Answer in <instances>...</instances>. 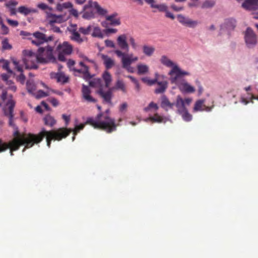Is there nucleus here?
<instances>
[{
	"instance_id": "1",
	"label": "nucleus",
	"mask_w": 258,
	"mask_h": 258,
	"mask_svg": "<svg viewBox=\"0 0 258 258\" xmlns=\"http://www.w3.org/2000/svg\"><path fill=\"white\" fill-rule=\"evenodd\" d=\"M109 110H106L105 113H99L95 117H88L85 124H76L74 129L62 127L47 131L42 128L38 134V142H40L44 137H46L47 146L49 148L52 140L60 141L69 136L71 132H73L72 141H74L75 136L84 128L86 124H89L95 128H101L107 133L113 132L116 130V125L114 119L109 116Z\"/></svg>"
},
{
	"instance_id": "2",
	"label": "nucleus",
	"mask_w": 258,
	"mask_h": 258,
	"mask_svg": "<svg viewBox=\"0 0 258 258\" xmlns=\"http://www.w3.org/2000/svg\"><path fill=\"white\" fill-rule=\"evenodd\" d=\"M15 138L9 143H4L0 140V153L10 148L11 155H13V152L17 150L21 145H24L25 148H30L33 146L34 143H38V134L35 135L32 134H28L24 135H20L18 131L14 133Z\"/></svg>"
},
{
	"instance_id": "3",
	"label": "nucleus",
	"mask_w": 258,
	"mask_h": 258,
	"mask_svg": "<svg viewBox=\"0 0 258 258\" xmlns=\"http://www.w3.org/2000/svg\"><path fill=\"white\" fill-rule=\"evenodd\" d=\"M191 98L182 99L180 95L176 97L175 103H171L165 95L161 98V106L166 110L173 109L174 105L176 107V112L181 116L182 119L185 121H190L192 118V115L189 113L186 108L192 102Z\"/></svg>"
},
{
	"instance_id": "4",
	"label": "nucleus",
	"mask_w": 258,
	"mask_h": 258,
	"mask_svg": "<svg viewBox=\"0 0 258 258\" xmlns=\"http://www.w3.org/2000/svg\"><path fill=\"white\" fill-rule=\"evenodd\" d=\"M160 63L167 68L170 69L168 73L171 83H174L180 76L187 75L186 71L181 69L178 63L169 56L163 54L159 59Z\"/></svg>"
},
{
	"instance_id": "5",
	"label": "nucleus",
	"mask_w": 258,
	"mask_h": 258,
	"mask_svg": "<svg viewBox=\"0 0 258 258\" xmlns=\"http://www.w3.org/2000/svg\"><path fill=\"white\" fill-rule=\"evenodd\" d=\"M23 54L24 55L22 60L19 61L15 58H12V61L14 65L15 68L19 72L23 71V66L27 69H36L37 68V63H40L39 59L34 60L33 56H38L37 53H35L31 50H24ZM38 58H39L38 57Z\"/></svg>"
},
{
	"instance_id": "6",
	"label": "nucleus",
	"mask_w": 258,
	"mask_h": 258,
	"mask_svg": "<svg viewBox=\"0 0 258 258\" xmlns=\"http://www.w3.org/2000/svg\"><path fill=\"white\" fill-rule=\"evenodd\" d=\"M12 97V95L8 94L6 90H3L1 99L5 105L3 110L5 114L9 118V124L11 125H13V109L15 105V102Z\"/></svg>"
},
{
	"instance_id": "7",
	"label": "nucleus",
	"mask_w": 258,
	"mask_h": 258,
	"mask_svg": "<svg viewBox=\"0 0 258 258\" xmlns=\"http://www.w3.org/2000/svg\"><path fill=\"white\" fill-rule=\"evenodd\" d=\"M38 56H33L34 60L39 59L40 63H47L49 61L53 62L55 58L53 55V48L52 47L47 46L44 47H40L37 51Z\"/></svg>"
},
{
	"instance_id": "8",
	"label": "nucleus",
	"mask_w": 258,
	"mask_h": 258,
	"mask_svg": "<svg viewBox=\"0 0 258 258\" xmlns=\"http://www.w3.org/2000/svg\"><path fill=\"white\" fill-rule=\"evenodd\" d=\"M187 75L180 76L177 78L176 81L174 83H171L172 84H175L180 91L183 94H191L195 92V88L188 83L185 80L182 79V78L185 76H189V73L186 71Z\"/></svg>"
},
{
	"instance_id": "9",
	"label": "nucleus",
	"mask_w": 258,
	"mask_h": 258,
	"mask_svg": "<svg viewBox=\"0 0 258 258\" xmlns=\"http://www.w3.org/2000/svg\"><path fill=\"white\" fill-rule=\"evenodd\" d=\"M243 35L246 47L248 49L253 48L257 43V35L253 30L248 27L243 32Z\"/></svg>"
},
{
	"instance_id": "10",
	"label": "nucleus",
	"mask_w": 258,
	"mask_h": 258,
	"mask_svg": "<svg viewBox=\"0 0 258 258\" xmlns=\"http://www.w3.org/2000/svg\"><path fill=\"white\" fill-rule=\"evenodd\" d=\"M154 77L156 78L157 81L156 84L157 87L155 90L156 94H162L164 93L168 88V82L166 79V77L164 75L159 74L156 73Z\"/></svg>"
},
{
	"instance_id": "11",
	"label": "nucleus",
	"mask_w": 258,
	"mask_h": 258,
	"mask_svg": "<svg viewBox=\"0 0 258 258\" xmlns=\"http://www.w3.org/2000/svg\"><path fill=\"white\" fill-rule=\"evenodd\" d=\"M56 50L58 53V59L61 61H64V55L71 54L73 48L68 42L64 41L57 46Z\"/></svg>"
},
{
	"instance_id": "12",
	"label": "nucleus",
	"mask_w": 258,
	"mask_h": 258,
	"mask_svg": "<svg viewBox=\"0 0 258 258\" xmlns=\"http://www.w3.org/2000/svg\"><path fill=\"white\" fill-rule=\"evenodd\" d=\"M84 61H80L79 63V66L80 68L77 69H74L73 71L78 73L82 74L84 75V78L85 79H89L91 78V75L89 72V68L86 63V62H93V60H89L87 57H84Z\"/></svg>"
},
{
	"instance_id": "13",
	"label": "nucleus",
	"mask_w": 258,
	"mask_h": 258,
	"mask_svg": "<svg viewBox=\"0 0 258 258\" xmlns=\"http://www.w3.org/2000/svg\"><path fill=\"white\" fill-rule=\"evenodd\" d=\"M46 20L51 26H53L55 23H61L66 21L68 18L65 15H56L49 12H46Z\"/></svg>"
},
{
	"instance_id": "14",
	"label": "nucleus",
	"mask_w": 258,
	"mask_h": 258,
	"mask_svg": "<svg viewBox=\"0 0 258 258\" xmlns=\"http://www.w3.org/2000/svg\"><path fill=\"white\" fill-rule=\"evenodd\" d=\"M177 19L178 22L182 25L189 27L195 28L199 24V22L197 20H193L187 17L179 14L177 16Z\"/></svg>"
},
{
	"instance_id": "15",
	"label": "nucleus",
	"mask_w": 258,
	"mask_h": 258,
	"mask_svg": "<svg viewBox=\"0 0 258 258\" xmlns=\"http://www.w3.org/2000/svg\"><path fill=\"white\" fill-rule=\"evenodd\" d=\"M81 92L82 100L88 103L96 102V100L91 95V91L89 86L83 85Z\"/></svg>"
},
{
	"instance_id": "16",
	"label": "nucleus",
	"mask_w": 258,
	"mask_h": 258,
	"mask_svg": "<svg viewBox=\"0 0 258 258\" xmlns=\"http://www.w3.org/2000/svg\"><path fill=\"white\" fill-rule=\"evenodd\" d=\"M242 8L249 11H254L258 10V0H241Z\"/></svg>"
},
{
	"instance_id": "17",
	"label": "nucleus",
	"mask_w": 258,
	"mask_h": 258,
	"mask_svg": "<svg viewBox=\"0 0 258 258\" xmlns=\"http://www.w3.org/2000/svg\"><path fill=\"white\" fill-rule=\"evenodd\" d=\"M33 36L35 37V39L33 40L32 42L33 44H34L36 45H39L45 42L48 41L49 40H50L52 39V37L51 36L47 38L45 35L39 32L34 33Z\"/></svg>"
},
{
	"instance_id": "18",
	"label": "nucleus",
	"mask_w": 258,
	"mask_h": 258,
	"mask_svg": "<svg viewBox=\"0 0 258 258\" xmlns=\"http://www.w3.org/2000/svg\"><path fill=\"white\" fill-rule=\"evenodd\" d=\"M88 8H95L96 10L97 13L102 16H105L108 13L107 10L101 7L98 3L96 2H93L91 0L89 1L88 4L84 6V10H86Z\"/></svg>"
},
{
	"instance_id": "19",
	"label": "nucleus",
	"mask_w": 258,
	"mask_h": 258,
	"mask_svg": "<svg viewBox=\"0 0 258 258\" xmlns=\"http://www.w3.org/2000/svg\"><path fill=\"white\" fill-rule=\"evenodd\" d=\"M205 100L204 99H200L197 100L195 104V106L193 109L194 112L197 111H206L207 112H210L212 110V107L207 106L204 104Z\"/></svg>"
},
{
	"instance_id": "20",
	"label": "nucleus",
	"mask_w": 258,
	"mask_h": 258,
	"mask_svg": "<svg viewBox=\"0 0 258 258\" xmlns=\"http://www.w3.org/2000/svg\"><path fill=\"white\" fill-rule=\"evenodd\" d=\"M147 4L150 5L152 9H156L160 12H166L168 10V6L164 3L157 4L155 0H147Z\"/></svg>"
},
{
	"instance_id": "21",
	"label": "nucleus",
	"mask_w": 258,
	"mask_h": 258,
	"mask_svg": "<svg viewBox=\"0 0 258 258\" xmlns=\"http://www.w3.org/2000/svg\"><path fill=\"white\" fill-rule=\"evenodd\" d=\"M113 88H109L107 91H104L102 88H100L98 93L103 98L104 101L106 103H110L112 98Z\"/></svg>"
},
{
	"instance_id": "22",
	"label": "nucleus",
	"mask_w": 258,
	"mask_h": 258,
	"mask_svg": "<svg viewBox=\"0 0 258 258\" xmlns=\"http://www.w3.org/2000/svg\"><path fill=\"white\" fill-rule=\"evenodd\" d=\"M144 120L146 122H148L151 121L154 122L165 123L167 120H168V119L166 117L162 116L157 113H155L154 116H151L147 118L144 119Z\"/></svg>"
},
{
	"instance_id": "23",
	"label": "nucleus",
	"mask_w": 258,
	"mask_h": 258,
	"mask_svg": "<svg viewBox=\"0 0 258 258\" xmlns=\"http://www.w3.org/2000/svg\"><path fill=\"white\" fill-rule=\"evenodd\" d=\"M236 25V20L233 18H229L224 20L222 27L223 29H226L228 30H232L235 27Z\"/></svg>"
},
{
	"instance_id": "24",
	"label": "nucleus",
	"mask_w": 258,
	"mask_h": 258,
	"mask_svg": "<svg viewBox=\"0 0 258 258\" xmlns=\"http://www.w3.org/2000/svg\"><path fill=\"white\" fill-rule=\"evenodd\" d=\"M51 79L56 80L57 82L65 83L67 82L68 78L63 73H51L50 74Z\"/></svg>"
},
{
	"instance_id": "25",
	"label": "nucleus",
	"mask_w": 258,
	"mask_h": 258,
	"mask_svg": "<svg viewBox=\"0 0 258 258\" xmlns=\"http://www.w3.org/2000/svg\"><path fill=\"white\" fill-rule=\"evenodd\" d=\"M117 41L118 46L121 49L126 50H128L129 46L126 42V36L125 34L119 35L117 39Z\"/></svg>"
},
{
	"instance_id": "26",
	"label": "nucleus",
	"mask_w": 258,
	"mask_h": 258,
	"mask_svg": "<svg viewBox=\"0 0 258 258\" xmlns=\"http://www.w3.org/2000/svg\"><path fill=\"white\" fill-rule=\"evenodd\" d=\"M139 57L135 56L133 53H126L125 55L122 59V64H130L137 61Z\"/></svg>"
},
{
	"instance_id": "27",
	"label": "nucleus",
	"mask_w": 258,
	"mask_h": 258,
	"mask_svg": "<svg viewBox=\"0 0 258 258\" xmlns=\"http://www.w3.org/2000/svg\"><path fill=\"white\" fill-rule=\"evenodd\" d=\"M118 14L117 13H114L109 16L106 17V20L110 22L111 25L118 26L120 24V20L117 18Z\"/></svg>"
},
{
	"instance_id": "28",
	"label": "nucleus",
	"mask_w": 258,
	"mask_h": 258,
	"mask_svg": "<svg viewBox=\"0 0 258 258\" xmlns=\"http://www.w3.org/2000/svg\"><path fill=\"white\" fill-rule=\"evenodd\" d=\"M101 57L107 69L111 68L114 65V61L108 55L101 54Z\"/></svg>"
},
{
	"instance_id": "29",
	"label": "nucleus",
	"mask_w": 258,
	"mask_h": 258,
	"mask_svg": "<svg viewBox=\"0 0 258 258\" xmlns=\"http://www.w3.org/2000/svg\"><path fill=\"white\" fill-rule=\"evenodd\" d=\"M18 11L20 14L27 16L31 13H36L38 11L36 9L27 8L25 6H21L18 8Z\"/></svg>"
},
{
	"instance_id": "30",
	"label": "nucleus",
	"mask_w": 258,
	"mask_h": 258,
	"mask_svg": "<svg viewBox=\"0 0 258 258\" xmlns=\"http://www.w3.org/2000/svg\"><path fill=\"white\" fill-rule=\"evenodd\" d=\"M155 51V48L152 45H144L143 46V52L147 56H152Z\"/></svg>"
},
{
	"instance_id": "31",
	"label": "nucleus",
	"mask_w": 258,
	"mask_h": 258,
	"mask_svg": "<svg viewBox=\"0 0 258 258\" xmlns=\"http://www.w3.org/2000/svg\"><path fill=\"white\" fill-rule=\"evenodd\" d=\"M138 74L139 75H143L147 74L149 71V67L148 65L143 64V63H139L137 66Z\"/></svg>"
},
{
	"instance_id": "32",
	"label": "nucleus",
	"mask_w": 258,
	"mask_h": 258,
	"mask_svg": "<svg viewBox=\"0 0 258 258\" xmlns=\"http://www.w3.org/2000/svg\"><path fill=\"white\" fill-rule=\"evenodd\" d=\"M216 5L215 0H205L202 4L201 8L203 9H211Z\"/></svg>"
},
{
	"instance_id": "33",
	"label": "nucleus",
	"mask_w": 258,
	"mask_h": 258,
	"mask_svg": "<svg viewBox=\"0 0 258 258\" xmlns=\"http://www.w3.org/2000/svg\"><path fill=\"white\" fill-rule=\"evenodd\" d=\"M73 5L71 2H66L62 4H58L56 5V10L59 12H62L64 9L69 10L70 8L73 7Z\"/></svg>"
},
{
	"instance_id": "34",
	"label": "nucleus",
	"mask_w": 258,
	"mask_h": 258,
	"mask_svg": "<svg viewBox=\"0 0 258 258\" xmlns=\"http://www.w3.org/2000/svg\"><path fill=\"white\" fill-rule=\"evenodd\" d=\"M92 8H88L86 10L83 9L84 13L83 18L86 19H91L95 17V13L91 9Z\"/></svg>"
},
{
	"instance_id": "35",
	"label": "nucleus",
	"mask_w": 258,
	"mask_h": 258,
	"mask_svg": "<svg viewBox=\"0 0 258 258\" xmlns=\"http://www.w3.org/2000/svg\"><path fill=\"white\" fill-rule=\"evenodd\" d=\"M113 90L116 89V90H120L123 92H126V87L123 81L121 80H117L116 84L114 87H112Z\"/></svg>"
},
{
	"instance_id": "36",
	"label": "nucleus",
	"mask_w": 258,
	"mask_h": 258,
	"mask_svg": "<svg viewBox=\"0 0 258 258\" xmlns=\"http://www.w3.org/2000/svg\"><path fill=\"white\" fill-rule=\"evenodd\" d=\"M92 29L93 30L92 35L93 37H98L100 38H103L104 35L102 33L100 28L97 26L92 25Z\"/></svg>"
},
{
	"instance_id": "37",
	"label": "nucleus",
	"mask_w": 258,
	"mask_h": 258,
	"mask_svg": "<svg viewBox=\"0 0 258 258\" xmlns=\"http://www.w3.org/2000/svg\"><path fill=\"white\" fill-rule=\"evenodd\" d=\"M27 89L29 93L34 95V91L36 90V86L33 80L27 81L26 83Z\"/></svg>"
},
{
	"instance_id": "38",
	"label": "nucleus",
	"mask_w": 258,
	"mask_h": 258,
	"mask_svg": "<svg viewBox=\"0 0 258 258\" xmlns=\"http://www.w3.org/2000/svg\"><path fill=\"white\" fill-rule=\"evenodd\" d=\"M43 119L45 124L50 127L53 126L56 123V120L50 115H46Z\"/></svg>"
},
{
	"instance_id": "39",
	"label": "nucleus",
	"mask_w": 258,
	"mask_h": 258,
	"mask_svg": "<svg viewBox=\"0 0 258 258\" xmlns=\"http://www.w3.org/2000/svg\"><path fill=\"white\" fill-rule=\"evenodd\" d=\"M102 77L105 82L106 87L108 88L112 81L111 75L107 71H106L103 73Z\"/></svg>"
},
{
	"instance_id": "40",
	"label": "nucleus",
	"mask_w": 258,
	"mask_h": 258,
	"mask_svg": "<svg viewBox=\"0 0 258 258\" xmlns=\"http://www.w3.org/2000/svg\"><path fill=\"white\" fill-rule=\"evenodd\" d=\"M70 37L72 40L75 41L79 43H81L83 41V39L81 37L78 31L71 34Z\"/></svg>"
},
{
	"instance_id": "41",
	"label": "nucleus",
	"mask_w": 258,
	"mask_h": 258,
	"mask_svg": "<svg viewBox=\"0 0 258 258\" xmlns=\"http://www.w3.org/2000/svg\"><path fill=\"white\" fill-rule=\"evenodd\" d=\"M93 26L90 25H89L87 28L80 27L79 29V31L84 35H88L90 34V32L92 30Z\"/></svg>"
},
{
	"instance_id": "42",
	"label": "nucleus",
	"mask_w": 258,
	"mask_h": 258,
	"mask_svg": "<svg viewBox=\"0 0 258 258\" xmlns=\"http://www.w3.org/2000/svg\"><path fill=\"white\" fill-rule=\"evenodd\" d=\"M142 81L149 86H152L156 84V81L157 80L155 77L154 79H150L148 77H144L142 78Z\"/></svg>"
},
{
	"instance_id": "43",
	"label": "nucleus",
	"mask_w": 258,
	"mask_h": 258,
	"mask_svg": "<svg viewBox=\"0 0 258 258\" xmlns=\"http://www.w3.org/2000/svg\"><path fill=\"white\" fill-rule=\"evenodd\" d=\"M159 108L157 104L152 102H151L149 105L144 108V110L146 112L149 111L151 109H153L154 111H156Z\"/></svg>"
},
{
	"instance_id": "44",
	"label": "nucleus",
	"mask_w": 258,
	"mask_h": 258,
	"mask_svg": "<svg viewBox=\"0 0 258 258\" xmlns=\"http://www.w3.org/2000/svg\"><path fill=\"white\" fill-rule=\"evenodd\" d=\"M0 64L3 68L7 71L10 74H12V71L9 67V62L6 60H0Z\"/></svg>"
},
{
	"instance_id": "45",
	"label": "nucleus",
	"mask_w": 258,
	"mask_h": 258,
	"mask_svg": "<svg viewBox=\"0 0 258 258\" xmlns=\"http://www.w3.org/2000/svg\"><path fill=\"white\" fill-rule=\"evenodd\" d=\"M101 84V80L100 79H94L89 82L90 86L93 87H100Z\"/></svg>"
},
{
	"instance_id": "46",
	"label": "nucleus",
	"mask_w": 258,
	"mask_h": 258,
	"mask_svg": "<svg viewBox=\"0 0 258 258\" xmlns=\"http://www.w3.org/2000/svg\"><path fill=\"white\" fill-rule=\"evenodd\" d=\"M37 7L43 11L46 12H48V10L50 12L52 10V8L48 6L46 4L44 3H39L37 5Z\"/></svg>"
},
{
	"instance_id": "47",
	"label": "nucleus",
	"mask_w": 258,
	"mask_h": 258,
	"mask_svg": "<svg viewBox=\"0 0 258 258\" xmlns=\"http://www.w3.org/2000/svg\"><path fill=\"white\" fill-rule=\"evenodd\" d=\"M68 30L71 34L74 33L78 31L77 25L75 24H71L68 27Z\"/></svg>"
},
{
	"instance_id": "48",
	"label": "nucleus",
	"mask_w": 258,
	"mask_h": 258,
	"mask_svg": "<svg viewBox=\"0 0 258 258\" xmlns=\"http://www.w3.org/2000/svg\"><path fill=\"white\" fill-rule=\"evenodd\" d=\"M17 5L18 2L15 0H11L10 1H8L5 4L6 6L8 8L15 7Z\"/></svg>"
},
{
	"instance_id": "49",
	"label": "nucleus",
	"mask_w": 258,
	"mask_h": 258,
	"mask_svg": "<svg viewBox=\"0 0 258 258\" xmlns=\"http://www.w3.org/2000/svg\"><path fill=\"white\" fill-rule=\"evenodd\" d=\"M35 95L36 98H40L42 97H46L48 95L47 93L44 92L43 91L41 90H39L37 92L36 94H34Z\"/></svg>"
},
{
	"instance_id": "50",
	"label": "nucleus",
	"mask_w": 258,
	"mask_h": 258,
	"mask_svg": "<svg viewBox=\"0 0 258 258\" xmlns=\"http://www.w3.org/2000/svg\"><path fill=\"white\" fill-rule=\"evenodd\" d=\"M2 46L4 49H10L12 48L11 45L9 43L8 40L7 39L3 40Z\"/></svg>"
},
{
	"instance_id": "51",
	"label": "nucleus",
	"mask_w": 258,
	"mask_h": 258,
	"mask_svg": "<svg viewBox=\"0 0 258 258\" xmlns=\"http://www.w3.org/2000/svg\"><path fill=\"white\" fill-rule=\"evenodd\" d=\"M122 67L129 73H134L135 69L130 64H122Z\"/></svg>"
},
{
	"instance_id": "52",
	"label": "nucleus",
	"mask_w": 258,
	"mask_h": 258,
	"mask_svg": "<svg viewBox=\"0 0 258 258\" xmlns=\"http://www.w3.org/2000/svg\"><path fill=\"white\" fill-rule=\"evenodd\" d=\"M199 0H190L188 6L190 8H197L199 6Z\"/></svg>"
},
{
	"instance_id": "53",
	"label": "nucleus",
	"mask_w": 258,
	"mask_h": 258,
	"mask_svg": "<svg viewBox=\"0 0 258 258\" xmlns=\"http://www.w3.org/2000/svg\"><path fill=\"white\" fill-rule=\"evenodd\" d=\"M9 85L8 89L13 92H15L17 90V87L14 85V83L12 81L8 82L7 84Z\"/></svg>"
},
{
	"instance_id": "54",
	"label": "nucleus",
	"mask_w": 258,
	"mask_h": 258,
	"mask_svg": "<svg viewBox=\"0 0 258 258\" xmlns=\"http://www.w3.org/2000/svg\"><path fill=\"white\" fill-rule=\"evenodd\" d=\"M129 40H130V44L132 46V48L134 50H136L137 48H138V45L137 43L136 42L135 39L133 37H130Z\"/></svg>"
},
{
	"instance_id": "55",
	"label": "nucleus",
	"mask_w": 258,
	"mask_h": 258,
	"mask_svg": "<svg viewBox=\"0 0 258 258\" xmlns=\"http://www.w3.org/2000/svg\"><path fill=\"white\" fill-rule=\"evenodd\" d=\"M1 27V30L3 34H7L9 32V28L2 22V24H0Z\"/></svg>"
},
{
	"instance_id": "56",
	"label": "nucleus",
	"mask_w": 258,
	"mask_h": 258,
	"mask_svg": "<svg viewBox=\"0 0 258 258\" xmlns=\"http://www.w3.org/2000/svg\"><path fill=\"white\" fill-rule=\"evenodd\" d=\"M69 12H70V14L74 16L75 17H78L79 16V13L78 11L73 8V7L71 8H70L69 10Z\"/></svg>"
},
{
	"instance_id": "57",
	"label": "nucleus",
	"mask_w": 258,
	"mask_h": 258,
	"mask_svg": "<svg viewBox=\"0 0 258 258\" xmlns=\"http://www.w3.org/2000/svg\"><path fill=\"white\" fill-rule=\"evenodd\" d=\"M105 45L106 46L108 47H110V48H114L115 47V44H114V43L113 42V41L111 40H106L105 41Z\"/></svg>"
},
{
	"instance_id": "58",
	"label": "nucleus",
	"mask_w": 258,
	"mask_h": 258,
	"mask_svg": "<svg viewBox=\"0 0 258 258\" xmlns=\"http://www.w3.org/2000/svg\"><path fill=\"white\" fill-rule=\"evenodd\" d=\"M7 21L9 24L13 27H17L19 24L18 22L16 20H13L10 19H7Z\"/></svg>"
},
{
	"instance_id": "59",
	"label": "nucleus",
	"mask_w": 258,
	"mask_h": 258,
	"mask_svg": "<svg viewBox=\"0 0 258 258\" xmlns=\"http://www.w3.org/2000/svg\"><path fill=\"white\" fill-rule=\"evenodd\" d=\"M171 8L176 12H179L182 11L183 10V7H177L175 5H172L171 6Z\"/></svg>"
},
{
	"instance_id": "60",
	"label": "nucleus",
	"mask_w": 258,
	"mask_h": 258,
	"mask_svg": "<svg viewBox=\"0 0 258 258\" xmlns=\"http://www.w3.org/2000/svg\"><path fill=\"white\" fill-rule=\"evenodd\" d=\"M114 52L118 57H121V59L126 54L125 53H123L119 50H115Z\"/></svg>"
},
{
	"instance_id": "61",
	"label": "nucleus",
	"mask_w": 258,
	"mask_h": 258,
	"mask_svg": "<svg viewBox=\"0 0 258 258\" xmlns=\"http://www.w3.org/2000/svg\"><path fill=\"white\" fill-rule=\"evenodd\" d=\"M22 72H20L21 74L18 77L17 80L18 81L20 82L22 84H23L25 82V77L24 75L22 74Z\"/></svg>"
},
{
	"instance_id": "62",
	"label": "nucleus",
	"mask_w": 258,
	"mask_h": 258,
	"mask_svg": "<svg viewBox=\"0 0 258 258\" xmlns=\"http://www.w3.org/2000/svg\"><path fill=\"white\" fill-rule=\"evenodd\" d=\"M127 107V104L126 102H124L122 104H121L119 107V110L121 112H123L125 111Z\"/></svg>"
},
{
	"instance_id": "63",
	"label": "nucleus",
	"mask_w": 258,
	"mask_h": 258,
	"mask_svg": "<svg viewBox=\"0 0 258 258\" xmlns=\"http://www.w3.org/2000/svg\"><path fill=\"white\" fill-rule=\"evenodd\" d=\"M74 64H75V61H74L73 60L69 59L68 61L67 65L70 70H73V69L74 68H72V67L74 66Z\"/></svg>"
},
{
	"instance_id": "64",
	"label": "nucleus",
	"mask_w": 258,
	"mask_h": 258,
	"mask_svg": "<svg viewBox=\"0 0 258 258\" xmlns=\"http://www.w3.org/2000/svg\"><path fill=\"white\" fill-rule=\"evenodd\" d=\"M117 29H114V28H109L106 29L104 31L105 33L106 34H109V33H115L117 32Z\"/></svg>"
}]
</instances>
